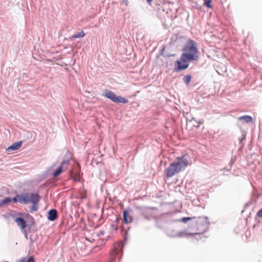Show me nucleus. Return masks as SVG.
I'll return each instance as SVG.
<instances>
[{
    "mask_svg": "<svg viewBox=\"0 0 262 262\" xmlns=\"http://www.w3.org/2000/svg\"><path fill=\"white\" fill-rule=\"evenodd\" d=\"M184 53L181 56V60L184 62L195 60L198 58V49L194 41L188 40L183 49Z\"/></svg>",
    "mask_w": 262,
    "mask_h": 262,
    "instance_id": "obj_1",
    "label": "nucleus"
},
{
    "mask_svg": "<svg viewBox=\"0 0 262 262\" xmlns=\"http://www.w3.org/2000/svg\"><path fill=\"white\" fill-rule=\"evenodd\" d=\"M190 221L191 224L197 223L199 228H201L200 231L202 232L206 231L209 225V219L207 216L199 217L196 219L195 217H184L181 218V222L186 223Z\"/></svg>",
    "mask_w": 262,
    "mask_h": 262,
    "instance_id": "obj_2",
    "label": "nucleus"
},
{
    "mask_svg": "<svg viewBox=\"0 0 262 262\" xmlns=\"http://www.w3.org/2000/svg\"><path fill=\"white\" fill-rule=\"evenodd\" d=\"M37 193H38L25 192L17 194L14 197V199H13V202L24 205L28 204L31 201L32 198L35 196Z\"/></svg>",
    "mask_w": 262,
    "mask_h": 262,
    "instance_id": "obj_3",
    "label": "nucleus"
},
{
    "mask_svg": "<svg viewBox=\"0 0 262 262\" xmlns=\"http://www.w3.org/2000/svg\"><path fill=\"white\" fill-rule=\"evenodd\" d=\"M177 162H173L170 164L165 170L168 177H172L176 173L180 171V157H177Z\"/></svg>",
    "mask_w": 262,
    "mask_h": 262,
    "instance_id": "obj_4",
    "label": "nucleus"
},
{
    "mask_svg": "<svg viewBox=\"0 0 262 262\" xmlns=\"http://www.w3.org/2000/svg\"><path fill=\"white\" fill-rule=\"evenodd\" d=\"M103 95L114 102L122 103L124 104H126L128 102V99L121 96H118L111 91H106L105 93Z\"/></svg>",
    "mask_w": 262,
    "mask_h": 262,
    "instance_id": "obj_5",
    "label": "nucleus"
},
{
    "mask_svg": "<svg viewBox=\"0 0 262 262\" xmlns=\"http://www.w3.org/2000/svg\"><path fill=\"white\" fill-rule=\"evenodd\" d=\"M179 226H175L173 221L168 224L166 234L169 236H180V231L179 230Z\"/></svg>",
    "mask_w": 262,
    "mask_h": 262,
    "instance_id": "obj_6",
    "label": "nucleus"
},
{
    "mask_svg": "<svg viewBox=\"0 0 262 262\" xmlns=\"http://www.w3.org/2000/svg\"><path fill=\"white\" fill-rule=\"evenodd\" d=\"M69 162V159L63 160L61 162L59 166L52 173L53 177L56 178L59 176L66 168V166L67 165Z\"/></svg>",
    "mask_w": 262,
    "mask_h": 262,
    "instance_id": "obj_7",
    "label": "nucleus"
},
{
    "mask_svg": "<svg viewBox=\"0 0 262 262\" xmlns=\"http://www.w3.org/2000/svg\"><path fill=\"white\" fill-rule=\"evenodd\" d=\"M41 196L38 193H37L36 195H35V196L32 198V200L30 203H32V206L30 208V212H35L38 210V203L39 202Z\"/></svg>",
    "mask_w": 262,
    "mask_h": 262,
    "instance_id": "obj_8",
    "label": "nucleus"
},
{
    "mask_svg": "<svg viewBox=\"0 0 262 262\" xmlns=\"http://www.w3.org/2000/svg\"><path fill=\"white\" fill-rule=\"evenodd\" d=\"M161 55L165 58H169L175 56V54L170 52V46H163L161 50Z\"/></svg>",
    "mask_w": 262,
    "mask_h": 262,
    "instance_id": "obj_9",
    "label": "nucleus"
},
{
    "mask_svg": "<svg viewBox=\"0 0 262 262\" xmlns=\"http://www.w3.org/2000/svg\"><path fill=\"white\" fill-rule=\"evenodd\" d=\"M191 160L188 154H185L181 157V170L190 164Z\"/></svg>",
    "mask_w": 262,
    "mask_h": 262,
    "instance_id": "obj_10",
    "label": "nucleus"
},
{
    "mask_svg": "<svg viewBox=\"0 0 262 262\" xmlns=\"http://www.w3.org/2000/svg\"><path fill=\"white\" fill-rule=\"evenodd\" d=\"M58 212L55 209H50L48 213V220L50 221H54L58 219Z\"/></svg>",
    "mask_w": 262,
    "mask_h": 262,
    "instance_id": "obj_11",
    "label": "nucleus"
},
{
    "mask_svg": "<svg viewBox=\"0 0 262 262\" xmlns=\"http://www.w3.org/2000/svg\"><path fill=\"white\" fill-rule=\"evenodd\" d=\"M179 27L177 26L173 28V34L174 35L171 38V41L170 44L171 45L173 42H176L178 39H180V34L179 30Z\"/></svg>",
    "mask_w": 262,
    "mask_h": 262,
    "instance_id": "obj_12",
    "label": "nucleus"
},
{
    "mask_svg": "<svg viewBox=\"0 0 262 262\" xmlns=\"http://www.w3.org/2000/svg\"><path fill=\"white\" fill-rule=\"evenodd\" d=\"M22 143L23 142L21 141L13 143L12 144L7 148L6 151L10 152L11 151L17 150L21 147Z\"/></svg>",
    "mask_w": 262,
    "mask_h": 262,
    "instance_id": "obj_13",
    "label": "nucleus"
},
{
    "mask_svg": "<svg viewBox=\"0 0 262 262\" xmlns=\"http://www.w3.org/2000/svg\"><path fill=\"white\" fill-rule=\"evenodd\" d=\"M15 222L17 224L18 226H19L20 228L22 230L25 229L27 226V223L24 218L21 217H17L15 219Z\"/></svg>",
    "mask_w": 262,
    "mask_h": 262,
    "instance_id": "obj_14",
    "label": "nucleus"
},
{
    "mask_svg": "<svg viewBox=\"0 0 262 262\" xmlns=\"http://www.w3.org/2000/svg\"><path fill=\"white\" fill-rule=\"evenodd\" d=\"M202 122L201 120H196L194 118L191 119L189 121L187 120V127L191 128L192 126L198 127L199 126V124L202 123Z\"/></svg>",
    "mask_w": 262,
    "mask_h": 262,
    "instance_id": "obj_15",
    "label": "nucleus"
},
{
    "mask_svg": "<svg viewBox=\"0 0 262 262\" xmlns=\"http://www.w3.org/2000/svg\"><path fill=\"white\" fill-rule=\"evenodd\" d=\"M123 221L126 224L130 223L133 221L132 217L129 215L128 211L124 210L123 211Z\"/></svg>",
    "mask_w": 262,
    "mask_h": 262,
    "instance_id": "obj_16",
    "label": "nucleus"
},
{
    "mask_svg": "<svg viewBox=\"0 0 262 262\" xmlns=\"http://www.w3.org/2000/svg\"><path fill=\"white\" fill-rule=\"evenodd\" d=\"M119 253V250L117 248L112 250L110 258L108 260V262H115L116 257L117 254Z\"/></svg>",
    "mask_w": 262,
    "mask_h": 262,
    "instance_id": "obj_17",
    "label": "nucleus"
},
{
    "mask_svg": "<svg viewBox=\"0 0 262 262\" xmlns=\"http://www.w3.org/2000/svg\"><path fill=\"white\" fill-rule=\"evenodd\" d=\"M227 67H216L215 70L219 75L225 76L227 74Z\"/></svg>",
    "mask_w": 262,
    "mask_h": 262,
    "instance_id": "obj_18",
    "label": "nucleus"
},
{
    "mask_svg": "<svg viewBox=\"0 0 262 262\" xmlns=\"http://www.w3.org/2000/svg\"><path fill=\"white\" fill-rule=\"evenodd\" d=\"M238 120L245 123H249L252 121V117L249 115H244L238 117Z\"/></svg>",
    "mask_w": 262,
    "mask_h": 262,
    "instance_id": "obj_19",
    "label": "nucleus"
},
{
    "mask_svg": "<svg viewBox=\"0 0 262 262\" xmlns=\"http://www.w3.org/2000/svg\"><path fill=\"white\" fill-rule=\"evenodd\" d=\"M85 35V33L84 32L83 30H81L80 32L75 33L73 35L70 37L71 39L82 38Z\"/></svg>",
    "mask_w": 262,
    "mask_h": 262,
    "instance_id": "obj_20",
    "label": "nucleus"
},
{
    "mask_svg": "<svg viewBox=\"0 0 262 262\" xmlns=\"http://www.w3.org/2000/svg\"><path fill=\"white\" fill-rule=\"evenodd\" d=\"M13 198H11L10 196H8L4 199L1 201V203L3 204V206H5L8 204H10L11 202H13Z\"/></svg>",
    "mask_w": 262,
    "mask_h": 262,
    "instance_id": "obj_21",
    "label": "nucleus"
},
{
    "mask_svg": "<svg viewBox=\"0 0 262 262\" xmlns=\"http://www.w3.org/2000/svg\"><path fill=\"white\" fill-rule=\"evenodd\" d=\"M191 79V76L190 75H185L183 78L184 82L186 84L188 85Z\"/></svg>",
    "mask_w": 262,
    "mask_h": 262,
    "instance_id": "obj_22",
    "label": "nucleus"
},
{
    "mask_svg": "<svg viewBox=\"0 0 262 262\" xmlns=\"http://www.w3.org/2000/svg\"><path fill=\"white\" fill-rule=\"evenodd\" d=\"M190 201L191 202L193 205L195 206H200V200L197 199H194L193 200H191V199H189Z\"/></svg>",
    "mask_w": 262,
    "mask_h": 262,
    "instance_id": "obj_23",
    "label": "nucleus"
},
{
    "mask_svg": "<svg viewBox=\"0 0 262 262\" xmlns=\"http://www.w3.org/2000/svg\"><path fill=\"white\" fill-rule=\"evenodd\" d=\"M30 221H29L28 222L29 223L28 225L27 224V226H29L30 228H31L32 226H34L35 221H34V218L32 216H30Z\"/></svg>",
    "mask_w": 262,
    "mask_h": 262,
    "instance_id": "obj_24",
    "label": "nucleus"
},
{
    "mask_svg": "<svg viewBox=\"0 0 262 262\" xmlns=\"http://www.w3.org/2000/svg\"><path fill=\"white\" fill-rule=\"evenodd\" d=\"M204 5L206 6L208 8H211V0H205Z\"/></svg>",
    "mask_w": 262,
    "mask_h": 262,
    "instance_id": "obj_25",
    "label": "nucleus"
},
{
    "mask_svg": "<svg viewBox=\"0 0 262 262\" xmlns=\"http://www.w3.org/2000/svg\"><path fill=\"white\" fill-rule=\"evenodd\" d=\"M234 162H235V160L233 159H231V161H230V162L229 163V164L228 165V167H229L231 169V167H232V165H233V164L234 163Z\"/></svg>",
    "mask_w": 262,
    "mask_h": 262,
    "instance_id": "obj_26",
    "label": "nucleus"
},
{
    "mask_svg": "<svg viewBox=\"0 0 262 262\" xmlns=\"http://www.w3.org/2000/svg\"><path fill=\"white\" fill-rule=\"evenodd\" d=\"M230 170H231V168L229 167H228V166H227L224 167V168L221 169V171H223L224 172H225V171H230Z\"/></svg>",
    "mask_w": 262,
    "mask_h": 262,
    "instance_id": "obj_27",
    "label": "nucleus"
},
{
    "mask_svg": "<svg viewBox=\"0 0 262 262\" xmlns=\"http://www.w3.org/2000/svg\"><path fill=\"white\" fill-rule=\"evenodd\" d=\"M26 262H35V261L33 256H30L29 257Z\"/></svg>",
    "mask_w": 262,
    "mask_h": 262,
    "instance_id": "obj_28",
    "label": "nucleus"
},
{
    "mask_svg": "<svg viewBox=\"0 0 262 262\" xmlns=\"http://www.w3.org/2000/svg\"><path fill=\"white\" fill-rule=\"evenodd\" d=\"M257 216L262 218V208L257 212Z\"/></svg>",
    "mask_w": 262,
    "mask_h": 262,
    "instance_id": "obj_29",
    "label": "nucleus"
},
{
    "mask_svg": "<svg viewBox=\"0 0 262 262\" xmlns=\"http://www.w3.org/2000/svg\"><path fill=\"white\" fill-rule=\"evenodd\" d=\"M173 62H174V66H180V59H177Z\"/></svg>",
    "mask_w": 262,
    "mask_h": 262,
    "instance_id": "obj_30",
    "label": "nucleus"
},
{
    "mask_svg": "<svg viewBox=\"0 0 262 262\" xmlns=\"http://www.w3.org/2000/svg\"><path fill=\"white\" fill-rule=\"evenodd\" d=\"M121 3L123 5H125L126 6L128 5V0H122Z\"/></svg>",
    "mask_w": 262,
    "mask_h": 262,
    "instance_id": "obj_31",
    "label": "nucleus"
},
{
    "mask_svg": "<svg viewBox=\"0 0 262 262\" xmlns=\"http://www.w3.org/2000/svg\"><path fill=\"white\" fill-rule=\"evenodd\" d=\"M174 71L176 72H180V67H175Z\"/></svg>",
    "mask_w": 262,
    "mask_h": 262,
    "instance_id": "obj_32",
    "label": "nucleus"
},
{
    "mask_svg": "<svg viewBox=\"0 0 262 262\" xmlns=\"http://www.w3.org/2000/svg\"><path fill=\"white\" fill-rule=\"evenodd\" d=\"M146 2L149 6H151L152 0H146Z\"/></svg>",
    "mask_w": 262,
    "mask_h": 262,
    "instance_id": "obj_33",
    "label": "nucleus"
},
{
    "mask_svg": "<svg viewBox=\"0 0 262 262\" xmlns=\"http://www.w3.org/2000/svg\"><path fill=\"white\" fill-rule=\"evenodd\" d=\"M25 257H22V258H21L20 259H19L18 262H25Z\"/></svg>",
    "mask_w": 262,
    "mask_h": 262,
    "instance_id": "obj_34",
    "label": "nucleus"
},
{
    "mask_svg": "<svg viewBox=\"0 0 262 262\" xmlns=\"http://www.w3.org/2000/svg\"><path fill=\"white\" fill-rule=\"evenodd\" d=\"M179 212H180V211L179 210H177V211H174V212H173L172 213H171L170 214L171 215H173V214H176V213H178Z\"/></svg>",
    "mask_w": 262,
    "mask_h": 262,
    "instance_id": "obj_35",
    "label": "nucleus"
},
{
    "mask_svg": "<svg viewBox=\"0 0 262 262\" xmlns=\"http://www.w3.org/2000/svg\"><path fill=\"white\" fill-rule=\"evenodd\" d=\"M188 67H181V71L186 70Z\"/></svg>",
    "mask_w": 262,
    "mask_h": 262,
    "instance_id": "obj_36",
    "label": "nucleus"
},
{
    "mask_svg": "<svg viewBox=\"0 0 262 262\" xmlns=\"http://www.w3.org/2000/svg\"><path fill=\"white\" fill-rule=\"evenodd\" d=\"M118 246H119V247L121 246V249H122V248H123V247L124 246V245H123V244H122V243H119V244H118Z\"/></svg>",
    "mask_w": 262,
    "mask_h": 262,
    "instance_id": "obj_37",
    "label": "nucleus"
},
{
    "mask_svg": "<svg viewBox=\"0 0 262 262\" xmlns=\"http://www.w3.org/2000/svg\"><path fill=\"white\" fill-rule=\"evenodd\" d=\"M25 236L26 238L28 239V235L26 231H25Z\"/></svg>",
    "mask_w": 262,
    "mask_h": 262,
    "instance_id": "obj_38",
    "label": "nucleus"
},
{
    "mask_svg": "<svg viewBox=\"0 0 262 262\" xmlns=\"http://www.w3.org/2000/svg\"><path fill=\"white\" fill-rule=\"evenodd\" d=\"M104 231H101L100 232V235H103L104 234Z\"/></svg>",
    "mask_w": 262,
    "mask_h": 262,
    "instance_id": "obj_39",
    "label": "nucleus"
},
{
    "mask_svg": "<svg viewBox=\"0 0 262 262\" xmlns=\"http://www.w3.org/2000/svg\"><path fill=\"white\" fill-rule=\"evenodd\" d=\"M30 242H31V243L34 242V239L32 237L30 238Z\"/></svg>",
    "mask_w": 262,
    "mask_h": 262,
    "instance_id": "obj_40",
    "label": "nucleus"
},
{
    "mask_svg": "<svg viewBox=\"0 0 262 262\" xmlns=\"http://www.w3.org/2000/svg\"><path fill=\"white\" fill-rule=\"evenodd\" d=\"M198 234H199V233H194V234H192V233H191V234H190V235L192 236L193 235H198Z\"/></svg>",
    "mask_w": 262,
    "mask_h": 262,
    "instance_id": "obj_41",
    "label": "nucleus"
},
{
    "mask_svg": "<svg viewBox=\"0 0 262 262\" xmlns=\"http://www.w3.org/2000/svg\"><path fill=\"white\" fill-rule=\"evenodd\" d=\"M78 169H79V171H80V166H79V165H78ZM79 173H80V171H78V174H78V175H79Z\"/></svg>",
    "mask_w": 262,
    "mask_h": 262,
    "instance_id": "obj_42",
    "label": "nucleus"
},
{
    "mask_svg": "<svg viewBox=\"0 0 262 262\" xmlns=\"http://www.w3.org/2000/svg\"><path fill=\"white\" fill-rule=\"evenodd\" d=\"M184 235H185V234L181 232V237L184 236Z\"/></svg>",
    "mask_w": 262,
    "mask_h": 262,
    "instance_id": "obj_43",
    "label": "nucleus"
},
{
    "mask_svg": "<svg viewBox=\"0 0 262 262\" xmlns=\"http://www.w3.org/2000/svg\"><path fill=\"white\" fill-rule=\"evenodd\" d=\"M3 206V204L1 203V201H0V207Z\"/></svg>",
    "mask_w": 262,
    "mask_h": 262,
    "instance_id": "obj_44",
    "label": "nucleus"
},
{
    "mask_svg": "<svg viewBox=\"0 0 262 262\" xmlns=\"http://www.w3.org/2000/svg\"><path fill=\"white\" fill-rule=\"evenodd\" d=\"M175 221H177V222H180V220L179 219H177V220H176Z\"/></svg>",
    "mask_w": 262,
    "mask_h": 262,
    "instance_id": "obj_45",
    "label": "nucleus"
},
{
    "mask_svg": "<svg viewBox=\"0 0 262 262\" xmlns=\"http://www.w3.org/2000/svg\"><path fill=\"white\" fill-rule=\"evenodd\" d=\"M38 237L37 235H35V239H36V238H37Z\"/></svg>",
    "mask_w": 262,
    "mask_h": 262,
    "instance_id": "obj_46",
    "label": "nucleus"
},
{
    "mask_svg": "<svg viewBox=\"0 0 262 262\" xmlns=\"http://www.w3.org/2000/svg\"><path fill=\"white\" fill-rule=\"evenodd\" d=\"M245 138V136H244V137H243V139H244Z\"/></svg>",
    "mask_w": 262,
    "mask_h": 262,
    "instance_id": "obj_47",
    "label": "nucleus"
}]
</instances>
